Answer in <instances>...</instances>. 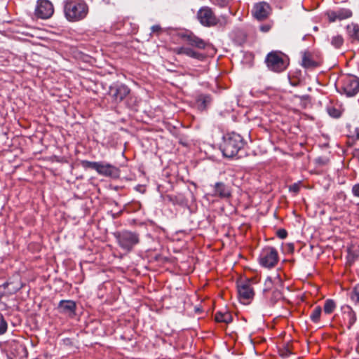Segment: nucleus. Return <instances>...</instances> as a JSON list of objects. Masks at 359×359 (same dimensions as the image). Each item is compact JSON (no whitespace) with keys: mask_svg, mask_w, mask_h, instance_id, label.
<instances>
[{"mask_svg":"<svg viewBox=\"0 0 359 359\" xmlns=\"http://www.w3.org/2000/svg\"><path fill=\"white\" fill-rule=\"evenodd\" d=\"M265 62L269 69L276 72L284 71L288 65L285 55L278 51L269 53L266 57Z\"/></svg>","mask_w":359,"mask_h":359,"instance_id":"nucleus-3","label":"nucleus"},{"mask_svg":"<svg viewBox=\"0 0 359 359\" xmlns=\"http://www.w3.org/2000/svg\"><path fill=\"white\" fill-rule=\"evenodd\" d=\"M129 93L130 89L123 84L114 85L109 90V95L116 102H121Z\"/></svg>","mask_w":359,"mask_h":359,"instance_id":"nucleus-10","label":"nucleus"},{"mask_svg":"<svg viewBox=\"0 0 359 359\" xmlns=\"http://www.w3.org/2000/svg\"><path fill=\"white\" fill-rule=\"evenodd\" d=\"M253 15L257 19L262 20L266 18L270 13V6L266 2H261L255 5Z\"/></svg>","mask_w":359,"mask_h":359,"instance_id":"nucleus-14","label":"nucleus"},{"mask_svg":"<svg viewBox=\"0 0 359 359\" xmlns=\"http://www.w3.org/2000/svg\"><path fill=\"white\" fill-rule=\"evenodd\" d=\"M291 354V351L289 349H286L284 353H282L283 356H287Z\"/></svg>","mask_w":359,"mask_h":359,"instance_id":"nucleus-38","label":"nucleus"},{"mask_svg":"<svg viewBox=\"0 0 359 359\" xmlns=\"http://www.w3.org/2000/svg\"><path fill=\"white\" fill-rule=\"evenodd\" d=\"M88 6L85 0H65L63 12L65 18L72 22L83 20L88 15Z\"/></svg>","mask_w":359,"mask_h":359,"instance_id":"nucleus-1","label":"nucleus"},{"mask_svg":"<svg viewBox=\"0 0 359 359\" xmlns=\"http://www.w3.org/2000/svg\"><path fill=\"white\" fill-rule=\"evenodd\" d=\"M180 37L188 45L198 49H205L207 46V43L205 41L192 32L182 34Z\"/></svg>","mask_w":359,"mask_h":359,"instance_id":"nucleus-12","label":"nucleus"},{"mask_svg":"<svg viewBox=\"0 0 359 359\" xmlns=\"http://www.w3.org/2000/svg\"><path fill=\"white\" fill-rule=\"evenodd\" d=\"M98 163H99V161L96 162V161H83L81 163L83 168H90V169L95 170V171L97 170Z\"/></svg>","mask_w":359,"mask_h":359,"instance_id":"nucleus-26","label":"nucleus"},{"mask_svg":"<svg viewBox=\"0 0 359 359\" xmlns=\"http://www.w3.org/2000/svg\"><path fill=\"white\" fill-rule=\"evenodd\" d=\"M321 312V307L319 306H316L312 311L310 316L311 320L314 323H318L320 320Z\"/></svg>","mask_w":359,"mask_h":359,"instance_id":"nucleus-24","label":"nucleus"},{"mask_svg":"<svg viewBox=\"0 0 359 359\" xmlns=\"http://www.w3.org/2000/svg\"><path fill=\"white\" fill-rule=\"evenodd\" d=\"M330 43L334 48H339L343 45L344 39L341 35L336 34L332 36Z\"/></svg>","mask_w":359,"mask_h":359,"instance_id":"nucleus-21","label":"nucleus"},{"mask_svg":"<svg viewBox=\"0 0 359 359\" xmlns=\"http://www.w3.org/2000/svg\"><path fill=\"white\" fill-rule=\"evenodd\" d=\"M197 18L205 27L215 26L219 22L212 10L208 6H203L198 10Z\"/></svg>","mask_w":359,"mask_h":359,"instance_id":"nucleus-8","label":"nucleus"},{"mask_svg":"<svg viewBox=\"0 0 359 359\" xmlns=\"http://www.w3.org/2000/svg\"><path fill=\"white\" fill-rule=\"evenodd\" d=\"M54 8L52 3L48 0H40L37 3L35 14L42 19L49 18L53 14Z\"/></svg>","mask_w":359,"mask_h":359,"instance_id":"nucleus-9","label":"nucleus"},{"mask_svg":"<svg viewBox=\"0 0 359 359\" xmlns=\"http://www.w3.org/2000/svg\"><path fill=\"white\" fill-rule=\"evenodd\" d=\"M341 90L347 96L355 95L359 91V79L354 76H345L341 79Z\"/></svg>","mask_w":359,"mask_h":359,"instance_id":"nucleus-6","label":"nucleus"},{"mask_svg":"<svg viewBox=\"0 0 359 359\" xmlns=\"http://www.w3.org/2000/svg\"><path fill=\"white\" fill-rule=\"evenodd\" d=\"M259 262L265 268L274 267L278 262V251L273 247L263 248L259 257Z\"/></svg>","mask_w":359,"mask_h":359,"instance_id":"nucleus-4","label":"nucleus"},{"mask_svg":"<svg viewBox=\"0 0 359 359\" xmlns=\"http://www.w3.org/2000/svg\"><path fill=\"white\" fill-rule=\"evenodd\" d=\"M337 13L339 20H342L348 18L352 15L351 11L347 8L339 9V11H337Z\"/></svg>","mask_w":359,"mask_h":359,"instance_id":"nucleus-22","label":"nucleus"},{"mask_svg":"<svg viewBox=\"0 0 359 359\" xmlns=\"http://www.w3.org/2000/svg\"><path fill=\"white\" fill-rule=\"evenodd\" d=\"M117 240L121 248L126 251H130L140 241L138 234L128 231L119 233Z\"/></svg>","mask_w":359,"mask_h":359,"instance_id":"nucleus-5","label":"nucleus"},{"mask_svg":"<svg viewBox=\"0 0 359 359\" xmlns=\"http://www.w3.org/2000/svg\"><path fill=\"white\" fill-rule=\"evenodd\" d=\"M212 2L220 7H224L228 4L230 0H211Z\"/></svg>","mask_w":359,"mask_h":359,"instance_id":"nucleus-30","label":"nucleus"},{"mask_svg":"<svg viewBox=\"0 0 359 359\" xmlns=\"http://www.w3.org/2000/svg\"><path fill=\"white\" fill-rule=\"evenodd\" d=\"M356 341H357V346H356V351L358 353H359V333L358 334L356 337Z\"/></svg>","mask_w":359,"mask_h":359,"instance_id":"nucleus-37","label":"nucleus"},{"mask_svg":"<svg viewBox=\"0 0 359 359\" xmlns=\"http://www.w3.org/2000/svg\"><path fill=\"white\" fill-rule=\"evenodd\" d=\"M287 233L285 229H279L277 231V236L280 238H282V239L285 238L287 237Z\"/></svg>","mask_w":359,"mask_h":359,"instance_id":"nucleus-34","label":"nucleus"},{"mask_svg":"<svg viewBox=\"0 0 359 359\" xmlns=\"http://www.w3.org/2000/svg\"><path fill=\"white\" fill-rule=\"evenodd\" d=\"M238 293L240 302L248 304L253 299L255 292L250 280L241 281L238 283Z\"/></svg>","mask_w":359,"mask_h":359,"instance_id":"nucleus-7","label":"nucleus"},{"mask_svg":"<svg viewBox=\"0 0 359 359\" xmlns=\"http://www.w3.org/2000/svg\"><path fill=\"white\" fill-rule=\"evenodd\" d=\"M327 111L329 115L331 116L332 117L338 118L340 116V111L334 107H328L327 108Z\"/></svg>","mask_w":359,"mask_h":359,"instance_id":"nucleus-28","label":"nucleus"},{"mask_svg":"<svg viewBox=\"0 0 359 359\" xmlns=\"http://www.w3.org/2000/svg\"><path fill=\"white\" fill-rule=\"evenodd\" d=\"M244 144V140L239 134L230 133L223 137L220 149L224 156L232 158L238 153Z\"/></svg>","mask_w":359,"mask_h":359,"instance_id":"nucleus-2","label":"nucleus"},{"mask_svg":"<svg viewBox=\"0 0 359 359\" xmlns=\"http://www.w3.org/2000/svg\"><path fill=\"white\" fill-rule=\"evenodd\" d=\"M161 30V27L159 25H154L151 27V31L153 32H158Z\"/></svg>","mask_w":359,"mask_h":359,"instance_id":"nucleus-36","label":"nucleus"},{"mask_svg":"<svg viewBox=\"0 0 359 359\" xmlns=\"http://www.w3.org/2000/svg\"><path fill=\"white\" fill-rule=\"evenodd\" d=\"M350 297L353 302L359 304V284H357L351 292Z\"/></svg>","mask_w":359,"mask_h":359,"instance_id":"nucleus-25","label":"nucleus"},{"mask_svg":"<svg viewBox=\"0 0 359 359\" xmlns=\"http://www.w3.org/2000/svg\"><path fill=\"white\" fill-rule=\"evenodd\" d=\"M355 139H356L357 140H359V129H358V128H357V129L355 130Z\"/></svg>","mask_w":359,"mask_h":359,"instance_id":"nucleus-39","label":"nucleus"},{"mask_svg":"<svg viewBox=\"0 0 359 359\" xmlns=\"http://www.w3.org/2000/svg\"><path fill=\"white\" fill-rule=\"evenodd\" d=\"M8 283H4V287H6L8 286Z\"/></svg>","mask_w":359,"mask_h":359,"instance_id":"nucleus-41","label":"nucleus"},{"mask_svg":"<svg viewBox=\"0 0 359 359\" xmlns=\"http://www.w3.org/2000/svg\"><path fill=\"white\" fill-rule=\"evenodd\" d=\"M212 196L219 198H229L231 196V189L223 182H217L213 187Z\"/></svg>","mask_w":359,"mask_h":359,"instance_id":"nucleus-16","label":"nucleus"},{"mask_svg":"<svg viewBox=\"0 0 359 359\" xmlns=\"http://www.w3.org/2000/svg\"><path fill=\"white\" fill-rule=\"evenodd\" d=\"M76 303L72 300H61L59 302L57 309L60 313L74 317L76 311Z\"/></svg>","mask_w":359,"mask_h":359,"instance_id":"nucleus-13","label":"nucleus"},{"mask_svg":"<svg viewBox=\"0 0 359 359\" xmlns=\"http://www.w3.org/2000/svg\"><path fill=\"white\" fill-rule=\"evenodd\" d=\"M96 172L102 176L117 178L119 177L120 170L109 163L99 161Z\"/></svg>","mask_w":359,"mask_h":359,"instance_id":"nucleus-11","label":"nucleus"},{"mask_svg":"<svg viewBox=\"0 0 359 359\" xmlns=\"http://www.w3.org/2000/svg\"><path fill=\"white\" fill-rule=\"evenodd\" d=\"M336 308V304L332 299H327L324 304V311L330 314L334 311Z\"/></svg>","mask_w":359,"mask_h":359,"instance_id":"nucleus-23","label":"nucleus"},{"mask_svg":"<svg viewBox=\"0 0 359 359\" xmlns=\"http://www.w3.org/2000/svg\"><path fill=\"white\" fill-rule=\"evenodd\" d=\"M352 193L355 197L359 198V183L355 184L352 187Z\"/></svg>","mask_w":359,"mask_h":359,"instance_id":"nucleus-33","label":"nucleus"},{"mask_svg":"<svg viewBox=\"0 0 359 359\" xmlns=\"http://www.w3.org/2000/svg\"><path fill=\"white\" fill-rule=\"evenodd\" d=\"M272 285V280L270 277H267L264 283V291H269Z\"/></svg>","mask_w":359,"mask_h":359,"instance_id":"nucleus-31","label":"nucleus"},{"mask_svg":"<svg viewBox=\"0 0 359 359\" xmlns=\"http://www.w3.org/2000/svg\"><path fill=\"white\" fill-rule=\"evenodd\" d=\"M326 14L330 22H334L338 20L337 11H329Z\"/></svg>","mask_w":359,"mask_h":359,"instance_id":"nucleus-29","label":"nucleus"},{"mask_svg":"<svg viewBox=\"0 0 359 359\" xmlns=\"http://www.w3.org/2000/svg\"><path fill=\"white\" fill-rule=\"evenodd\" d=\"M299 189V187L297 184H293L292 186H291L290 187V190L292 191H294L295 193L298 192Z\"/></svg>","mask_w":359,"mask_h":359,"instance_id":"nucleus-35","label":"nucleus"},{"mask_svg":"<svg viewBox=\"0 0 359 359\" xmlns=\"http://www.w3.org/2000/svg\"><path fill=\"white\" fill-rule=\"evenodd\" d=\"M174 52L177 55H186L188 57L196 59L200 61L203 60L205 57L204 54L196 51L189 47H178L175 48Z\"/></svg>","mask_w":359,"mask_h":359,"instance_id":"nucleus-15","label":"nucleus"},{"mask_svg":"<svg viewBox=\"0 0 359 359\" xmlns=\"http://www.w3.org/2000/svg\"><path fill=\"white\" fill-rule=\"evenodd\" d=\"M346 310L344 311V313L346 316V318L348 320V327H350L353 325L356 320V316L355 312L352 310V309L349 306L346 308Z\"/></svg>","mask_w":359,"mask_h":359,"instance_id":"nucleus-20","label":"nucleus"},{"mask_svg":"<svg viewBox=\"0 0 359 359\" xmlns=\"http://www.w3.org/2000/svg\"><path fill=\"white\" fill-rule=\"evenodd\" d=\"M349 37L352 41H359V26L356 24H351L347 26Z\"/></svg>","mask_w":359,"mask_h":359,"instance_id":"nucleus-17","label":"nucleus"},{"mask_svg":"<svg viewBox=\"0 0 359 359\" xmlns=\"http://www.w3.org/2000/svg\"><path fill=\"white\" fill-rule=\"evenodd\" d=\"M215 320L219 323H225L226 324L231 323L232 321V316L231 313L228 312L222 313L217 312L215 314Z\"/></svg>","mask_w":359,"mask_h":359,"instance_id":"nucleus-19","label":"nucleus"},{"mask_svg":"<svg viewBox=\"0 0 359 359\" xmlns=\"http://www.w3.org/2000/svg\"><path fill=\"white\" fill-rule=\"evenodd\" d=\"M302 66L306 68L314 67L317 63L313 60L311 53L306 51L302 55Z\"/></svg>","mask_w":359,"mask_h":359,"instance_id":"nucleus-18","label":"nucleus"},{"mask_svg":"<svg viewBox=\"0 0 359 359\" xmlns=\"http://www.w3.org/2000/svg\"><path fill=\"white\" fill-rule=\"evenodd\" d=\"M210 101V97L207 95H203L200 97L198 99V102H202V104H203V107H205L206 104L209 103Z\"/></svg>","mask_w":359,"mask_h":359,"instance_id":"nucleus-32","label":"nucleus"},{"mask_svg":"<svg viewBox=\"0 0 359 359\" xmlns=\"http://www.w3.org/2000/svg\"><path fill=\"white\" fill-rule=\"evenodd\" d=\"M261 29H262V31L266 32V31H268L269 28H266V27H261Z\"/></svg>","mask_w":359,"mask_h":359,"instance_id":"nucleus-40","label":"nucleus"},{"mask_svg":"<svg viewBox=\"0 0 359 359\" xmlns=\"http://www.w3.org/2000/svg\"><path fill=\"white\" fill-rule=\"evenodd\" d=\"M8 325L4 316L0 314V335L4 334L7 330Z\"/></svg>","mask_w":359,"mask_h":359,"instance_id":"nucleus-27","label":"nucleus"}]
</instances>
